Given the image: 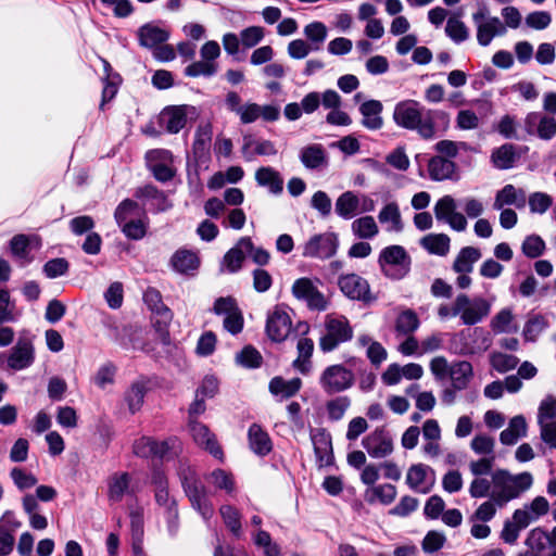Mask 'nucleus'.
Segmentation results:
<instances>
[{
    "label": "nucleus",
    "instance_id": "nucleus-45",
    "mask_svg": "<svg viewBox=\"0 0 556 556\" xmlns=\"http://www.w3.org/2000/svg\"><path fill=\"white\" fill-rule=\"evenodd\" d=\"M205 480L207 484L212 485L216 490L225 492L227 495H233L236 492L233 476L224 469L213 470L206 475Z\"/></svg>",
    "mask_w": 556,
    "mask_h": 556
},
{
    "label": "nucleus",
    "instance_id": "nucleus-3",
    "mask_svg": "<svg viewBox=\"0 0 556 556\" xmlns=\"http://www.w3.org/2000/svg\"><path fill=\"white\" fill-rule=\"evenodd\" d=\"M324 325L325 333L319 340V348L324 352L333 351L353 337V328L345 316L329 314L325 317Z\"/></svg>",
    "mask_w": 556,
    "mask_h": 556
},
{
    "label": "nucleus",
    "instance_id": "nucleus-4",
    "mask_svg": "<svg viewBox=\"0 0 556 556\" xmlns=\"http://www.w3.org/2000/svg\"><path fill=\"white\" fill-rule=\"evenodd\" d=\"M381 271L391 279L404 278L410 268V257L401 245H390L384 248L378 260Z\"/></svg>",
    "mask_w": 556,
    "mask_h": 556
},
{
    "label": "nucleus",
    "instance_id": "nucleus-51",
    "mask_svg": "<svg viewBox=\"0 0 556 556\" xmlns=\"http://www.w3.org/2000/svg\"><path fill=\"white\" fill-rule=\"evenodd\" d=\"M298 357L293 362V367L302 374H307L311 369V356L314 351V343L308 338H301L296 344Z\"/></svg>",
    "mask_w": 556,
    "mask_h": 556
},
{
    "label": "nucleus",
    "instance_id": "nucleus-20",
    "mask_svg": "<svg viewBox=\"0 0 556 556\" xmlns=\"http://www.w3.org/2000/svg\"><path fill=\"white\" fill-rule=\"evenodd\" d=\"M214 312L224 316V328L237 334L243 328V316L232 298H219L215 301Z\"/></svg>",
    "mask_w": 556,
    "mask_h": 556
},
{
    "label": "nucleus",
    "instance_id": "nucleus-55",
    "mask_svg": "<svg viewBox=\"0 0 556 556\" xmlns=\"http://www.w3.org/2000/svg\"><path fill=\"white\" fill-rule=\"evenodd\" d=\"M491 328L496 333H507L517 331V326L514 324V315L511 309H501L491 320Z\"/></svg>",
    "mask_w": 556,
    "mask_h": 556
},
{
    "label": "nucleus",
    "instance_id": "nucleus-42",
    "mask_svg": "<svg viewBox=\"0 0 556 556\" xmlns=\"http://www.w3.org/2000/svg\"><path fill=\"white\" fill-rule=\"evenodd\" d=\"M450 378L452 387L456 390H464L473 377L472 365L467 361H459L451 365Z\"/></svg>",
    "mask_w": 556,
    "mask_h": 556
},
{
    "label": "nucleus",
    "instance_id": "nucleus-53",
    "mask_svg": "<svg viewBox=\"0 0 556 556\" xmlns=\"http://www.w3.org/2000/svg\"><path fill=\"white\" fill-rule=\"evenodd\" d=\"M219 515L227 529L237 538L241 535V514L232 505L224 504L219 507Z\"/></svg>",
    "mask_w": 556,
    "mask_h": 556
},
{
    "label": "nucleus",
    "instance_id": "nucleus-38",
    "mask_svg": "<svg viewBox=\"0 0 556 556\" xmlns=\"http://www.w3.org/2000/svg\"><path fill=\"white\" fill-rule=\"evenodd\" d=\"M526 203V194L522 189H517L513 185H506L500 191H497L493 208L502 210L505 205H516L518 207L523 206Z\"/></svg>",
    "mask_w": 556,
    "mask_h": 556
},
{
    "label": "nucleus",
    "instance_id": "nucleus-28",
    "mask_svg": "<svg viewBox=\"0 0 556 556\" xmlns=\"http://www.w3.org/2000/svg\"><path fill=\"white\" fill-rule=\"evenodd\" d=\"M252 249V240L249 237L241 238L223 257L222 270L233 274L238 271L247 255L245 250Z\"/></svg>",
    "mask_w": 556,
    "mask_h": 556
},
{
    "label": "nucleus",
    "instance_id": "nucleus-19",
    "mask_svg": "<svg viewBox=\"0 0 556 556\" xmlns=\"http://www.w3.org/2000/svg\"><path fill=\"white\" fill-rule=\"evenodd\" d=\"M338 286L341 292L349 299L362 302H370L374 300L369 283L357 274L342 275L338 279Z\"/></svg>",
    "mask_w": 556,
    "mask_h": 556
},
{
    "label": "nucleus",
    "instance_id": "nucleus-7",
    "mask_svg": "<svg viewBox=\"0 0 556 556\" xmlns=\"http://www.w3.org/2000/svg\"><path fill=\"white\" fill-rule=\"evenodd\" d=\"M319 279H311L308 277H301L294 280L291 287L292 295L302 302H305L307 307L312 311L323 312L328 308L329 301L319 291L317 283Z\"/></svg>",
    "mask_w": 556,
    "mask_h": 556
},
{
    "label": "nucleus",
    "instance_id": "nucleus-61",
    "mask_svg": "<svg viewBox=\"0 0 556 556\" xmlns=\"http://www.w3.org/2000/svg\"><path fill=\"white\" fill-rule=\"evenodd\" d=\"M519 359L515 355L505 354L502 352H493L490 355V364L493 369L504 374L517 367Z\"/></svg>",
    "mask_w": 556,
    "mask_h": 556
},
{
    "label": "nucleus",
    "instance_id": "nucleus-23",
    "mask_svg": "<svg viewBox=\"0 0 556 556\" xmlns=\"http://www.w3.org/2000/svg\"><path fill=\"white\" fill-rule=\"evenodd\" d=\"M193 113L194 108L190 105L167 106L160 114V123L169 134H177L186 126L188 115Z\"/></svg>",
    "mask_w": 556,
    "mask_h": 556
},
{
    "label": "nucleus",
    "instance_id": "nucleus-62",
    "mask_svg": "<svg viewBox=\"0 0 556 556\" xmlns=\"http://www.w3.org/2000/svg\"><path fill=\"white\" fill-rule=\"evenodd\" d=\"M497 509H501L500 504L489 497L476 508L469 521L489 522L495 517Z\"/></svg>",
    "mask_w": 556,
    "mask_h": 556
},
{
    "label": "nucleus",
    "instance_id": "nucleus-35",
    "mask_svg": "<svg viewBox=\"0 0 556 556\" xmlns=\"http://www.w3.org/2000/svg\"><path fill=\"white\" fill-rule=\"evenodd\" d=\"M361 199L359 194L353 191H345L338 197L334 203V210L339 217L352 219L359 214Z\"/></svg>",
    "mask_w": 556,
    "mask_h": 556
},
{
    "label": "nucleus",
    "instance_id": "nucleus-9",
    "mask_svg": "<svg viewBox=\"0 0 556 556\" xmlns=\"http://www.w3.org/2000/svg\"><path fill=\"white\" fill-rule=\"evenodd\" d=\"M458 317L462 324L471 326L481 323L491 312V302L482 296L469 298L465 293L457 295Z\"/></svg>",
    "mask_w": 556,
    "mask_h": 556
},
{
    "label": "nucleus",
    "instance_id": "nucleus-43",
    "mask_svg": "<svg viewBox=\"0 0 556 556\" xmlns=\"http://www.w3.org/2000/svg\"><path fill=\"white\" fill-rule=\"evenodd\" d=\"M481 258V252L475 247L463 248L455 257L453 270L457 274H470L473 265Z\"/></svg>",
    "mask_w": 556,
    "mask_h": 556
},
{
    "label": "nucleus",
    "instance_id": "nucleus-39",
    "mask_svg": "<svg viewBox=\"0 0 556 556\" xmlns=\"http://www.w3.org/2000/svg\"><path fill=\"white\" fill-rule=\"evenodd\" d=\"M155 501L160 506L164 507V510L167 515L169 531H175L177 526L176 520L178 517L176 501L169 496L167 488L162 480L159 482V485L155 490Z\"/></svg>",
    "mask_w": 556,
    "mask_h": 556
},
{
    "label": "nucleus",
    "instance_id": "nucleus-31",
    "mask_svg": "<svg viewBox=\"0 0 556 556\" xmlns=\"http://www.w3.org/2000/svg\"><path fill=\"white\" fill-rule=\"evenodd\" d=\"M255 181L266 188L269 193L280 195L283 191V179L278 170L270 166H262L255 170Z\"/></svg>",
    "mask_w": 556,
    "mask_h": 556
},
{
    "label": "nucleus",
    "instance_id": "nucleus-56",
    "mask_svg": "<svg viewBox=\"0 0 556 556\" xmlns=\"http://www.w3.org/2000/svg\"><path fill=\"white\" fill-rule=\"evenodd\" d=\"M254 544L261 548L265 556H280L279 545L271 540L268 532L264 530H255L252 533Z\"/></svg>",
    "mask_w": 556,
    "mask_h": 556
},
{
    "label": "nucleus",
    "instance_id": "nucleus-17",
    "mask_svg": "<svg viewBox=\"0 0 556 556\" xmlns=\"http://www.w3.org/2000/svg\"><path fill=\"white\" fill-rule=\"evenodd\" d=\"M523 128L530 136L551 140L556 135V119L541 112H530L523 119Z\"/></svg>",
    "mask_w": 556,
    "mask_h": 556
},
{
    "label": "nucleus",
    "instance_id": "nucleus-8",
    "mask_svg": "<svg viewBox=\"0 0 556 556\" xmlns=\"http://www.w3.org/2000/svg\"><path fill=\"white\" fill-rule=\"evenodd\" d=\"M134 453L143 458H163L177 454L180 451V442L176 438L164 441H155L150 437H141L132 444Z\"/></svg>",
    "mask_w": 556,
    "mask_h": 556
},
{
    "label": "nucleus",
    "instance_id": "nucleus-46",
    "mask_svg": "<svg viewBox=\"0 0 556 556\" xmlns=\"http://www.w3.org/2000/svg\"><path fill=\"white\" fill-rule=\"evenodd\" d=\"M302 387V380L300 378H292L286 380L281 377H275L269 382V391L282 399H288L295 395Z\"/></svg>",
    "mask_w": 556,
    "mask_h": 556
},
{
    "label": "nucleus",
    "instance_id": "nucleus-41",
    "mask_svg": "<svg viewBox=\"0 0 556 556\" xmlns=\"http://www.w3.org/2000/svg\"><path fill=\"white\" fill-rule=\"evenodd\" d=\"M472 337L482 338L483 341L486 342V338L481 329L475 328L473 330H469V329L462 330L460 332L455 334L453 338L454 344H456L457 342L460 343L459 346L455 345L456 352L459 354H463V355H468V354H475L477 352L484 351L488 349V344H484L483 346H475L472 344H469L467 342V340Z\"/></svg>",
    "mask_w": 556,
    "mask_h": 556
},
{
    "label": "nucleus",
    "instance_id": "nucleus-15",
    "mask_svg": "<svg viewBox=\"0 0 556 556\" xmlns=\"http://www.w3.org/2000/svg\"><path fill=\"white\" fill-rule=\"evenodd\" d=\"M457 204L452 195L440 198L433 207L435 218L445 222L456 231H464L467 228L466 216L456 211Z\"/></svg>",
    "mask_w": 556,
    "mask_h": 556
},
{
    "label": "nucleus",
    "instance_id": "nucleus-60",
    "mask_svg": "<svg viewBox=\"0 0 556 556\" xmlns=\"http://www.w3.org/2000/svg\"><path fill=\"white\" fill-rule=\"evenodd\" d=\"M303 33L314 50H318L327 38V27L321 22H313L307 24L304 27Z\"/></svg>",
    "mask_w": 556,
    "mask_h": 556
},
{
    "label": "nucleus",
    "instance_id": "nucleus-18",
    "mask_svg": "<svg viewBox=\"0 0 556 556\" xmlns=\"http://www.w3.org/2000/svg\"><path fill=\"white\" fill-rule=\"evenodd\" d=\"M149 168L160 181H167L175 175L174 159L168 150L154 149L146 154Z\"/></svg>",
    "mask_w": 556,
    "mask_h": 556
},
{
    "label": "nucleus",
    "instance_id": "nucleus-24",
    "mask_svg": "<svg viewBox=\"0 0 556 556\" xmlns=\"http://www.w3.org/2000/svg\"><path fill=\"white\" fill-rule=\"evenodd\" d=\"M189 429L190 433L192 435L193 441L197 445L207 451L211 455H213L215 458L223 462L224 459V453L222 447L218 445L215 435L211 433L210 429L194 420L191 419L189 421Z\"/></svg>",
    "mask_w": 556,
    "mask_h": 556
},
{
    "label": "nucleus",
    "instance_id": "nucleus-1",
    "mask_svg": "<svg viewBox=\"0 0 556 556\" xmlns=\"http://www.w3.org/2000/svg\"><path fill=\"white\" fill-rule=\"evenodd\" d=\"M533 483V477L530 472L511 473L507 469H495L489 480V490L486 497H491L500 504V508L505 507L510 501L518 498L523 492L528 491Z\"/></svg>",
    "mask_w": 556,
    "mask_h": 556
},
{
    "label": "nucleus",
    "instance_id": "nucleus-64",
    "mask_svg": "<svg viewBox=\"0 0 556 556\" xmlns=\"http://www.w3.org/2000/svg\"><path fill=\"white\" fill-rule=\"evenodd\" d=\"M445 33L456 43L465 41L469 36L467 26L457 17L447 20Z\"/></svg>",
    "mask_w": 556,
    "mask_h": 556
},
{
    "label": "nucleus",
    "instance_id": "nucleus-52",
    "mask_svg": "<svg viewBox=\"0 0 556 556\" xmlns=\"http://www.w3.org/2000/svg\"><path fill=\"white\" fill-rule=\"evenodd\" d=\"M351 229L352 232L361 239H371L379 233L378 224L370 215H365L353 220Z\"/></svg>",
    "mask_w": 556,
    "mask_h": 556
},
{
    "label": "nucleus",
    "instance_id": "nucleus-54",
    "mask_svg": "<svg viewBox=\"0 0 556 556\" xmlns=\"http://www.w3.org/2000/svg\"><path fill=\"white\" fill-rule=\"evenodd\" d=\"M146 392L147 387L142 381L134 382L126 391L124 399L130 413L135 414L141 408Z\"/></svg>",
    "mask_w": 556,
    "mask_h": 556
},
{
    "label": "nucleus",
    "instance_id": "nucleus-25",
    "mask_svg": "<svg viewBox=\"0 0 556 556\" xmlns=\"http://www.w3.org/2000/svg\"><path fill=\"white\" fill-rule=\"evenodd\" d=\"M549 510V503L544 496L534 497L529 504H525L513 514V519L520 527H528L541 517L545 516Z\"/></svg>",
    "mask_w": 556,
    "mask_h": 556
},
{
    "label": "nucleus",
    "instance_id": "nucleus-50",
    "mask_svg": "<svg viewBox=\"0 0 556 556\" xmlns=\"http://www.w3.org/2000/svg\"><path fill=\"white\" fill-rule=\"evenodd\" d=\"M396 494V488L393 484H379L366 490L365 500L369 504L379 502L383 505H389L395 500Z\"/></svg>",
    "mask_w": 556,
    "mask_h": 556
},
{
    "label": "nucleus",
    "instance_id": "nucleus-47",
    "mask_svg": "<svg viewBox=\"0 0 556 556\" xmlns=\"http://www.w3.org/2000/svg\"><path fill=\"white\" fill-rule=\"evenodd\" d=\"M41 240L37 236L16 235L10 241V249L14 256L28 260V249H39Z\"/></svg>",
    "mask_w": 556,
    "mask_h": 556
},
{
    "label": "nucleus",
    "instance_id": "nucleus-44",
    "mask_svg": "<svg viewBox=\"0 0 556 556\" xmlns=\"http://www.w3.org/2000/svg\"><path fill=\"white\" fill-rule=\"evenodd\" d=\"M174 269L180 274H191L200 265L199 256L189 250H178L170 260Z\"/></svg>",
    "mask_w": 556,
    "mask_h": 556
},
{
    "label": "nucleus",
    "instance_id": "nucleus-11",
    "mask_svg": "<svg viewBox=\"0 0 556 556\" xmlns=\"http://www.w3.org/2000/svg\"><path fill=\"white\" fill-rule=\"evenodd\" d=\"M338 245V237L333 232L314 235L303 244L302 255L304 257L326 260L337 253Z\"/></svg>",
    "mask_w": 556,
    "mask_h": 556
},
{
    "label": "nucleus",
    "instance_id": "nucleus-5",
    "mask_svg": "<svg viewBox=\"0 0 556 556\" xmlns=\"http://www.w3.org/2000/svg\"><path fill=\"white\" fill-rule=\"evenodd\" d=\"M472 21L477 28V41L482 47L489 46L495 37L506 34L504 23L497 16H492L486 5H481L472 13Z\"/></svg>",
    "mask_w": 556,
    "mask_h": 556
},
{
    "label": "nucleus",
    "instance_id": "nucleus-2",
    "mask_svg": "<svg viewBox=\"0 0 556 556\" xmlns=\"http://www.w3.org/2000/svg\"><path fill=\"white\" fill-rule=\"evenodd\" d=\"M394 123L404 129L415 130L424 139H432L435 136V126L431 111L426 110L416 100H403L395 104L393 111Z\"/></svg>",
    "mask_w": 556,
    "mask_h": 556
},
{
    "label": "nucleus",
    "instance_id": "nucleus-16",
    "mask_svg": "<svg viewBox=\"0 0 556 556\" xmlns=\"http://www.w3.org/2000/svg\"><path fill=\"white\" fill-rule=\"evenodd\" d=\"M143 299L156 315L154 325L160 332L163 343L168 344L169 338L166 329L173 318L172 312L162 303L161 294L155 289H148L144 292Z\"/></svg>",
    "mask_w": 556,
    "mask_h": 556
},
{
    "label": "nucleus",
    "instance_id": "nucleus-63",
    "mask_svg": "<svg viewBox=\"0 0 556 556\" xmlns=\"http://www.w3.org/2000/svg\"><path fill=\"white\" fill-rule=\"evenodd\" d=\"M122 231L129 239L139 240L143 238L147 231L146 216L129 219L122 226Z\"/></svg>",
    "mask_w": 556,
    "mask_h": 556
},
{
    "label": "nucleus",
    "instance_id": "nucleus-27",
    "mask_svg": "<svg viewBox=\"0 0 556 556\" xmlns=\"http://www.w3.org/2000/svg\"><path fill=\"white\" fill-rule=\"evenodd\" d=\"M299 159L302 165L309 170L323 169L328 165L327 152L325 148L318 143H312L301 148Z\"/></svg>",
    "mask_w": 556,
    "mask_h": 556
},
{
    "label": "nucleus",
    "instance_id": "nucleus-34",
    "mask_svg": "<svg viewBox=\"0 0 556 556\" xmlns=\"http://www.w3.org/2000/svg\"><path fill=\"white\" fill-rule=\"evenodd\" d=\"M378 219L388 232H400L403 229L400 206L394 201L386 203L381 207L378 214Z\"/></svg>",
    "mask_w": 556,
    "mask_h": 556
},
{
    "label": "nucleus",
    "instance_id": "nucleus-59",
    "mask_svg": "<svg viewBox=\"0 0 556 556\" xmlns=\"http://www.w3.org/2000/svg\"><path fill=\"white\" fill-rule=\"evenodd\" d=\"M419 327V319L412 309L401 312L395 321V330L402 334H410Z\"/></svg>",
    "mask_w": 556,
    "mask_h": 556
},
{
    "label": "nucleus",
    "instance_id": "nucleus-58",
    "mask_svg": "<svg viewBox=\"0 0 556 556\" xmlns=\"http://www.w3.org/2000/svg\"><path fill=\"white\" fill-rule=\"evenodd\" d=\"M492 162L495 167L500 169H508L513 167L516 154L511 144H504L494 150L491 155Z\"/></svg>",
    "mask_w": 556,
    "mask_h": 556
},
{
    "label": "nucleus",
    "instance_id": "nucleus-10",
    "mask_svg": "<svg viewBox=\"0 0 556 556\" xmlns=\"http://www.w3.org/2000/svg\"><path fill=\"white\" fill-rule=\"evenodd\" d=\"M494 463V457H482L476 460H471L468 465L469 471L472 476V480L468 486V493L472 498H484L486 497V491L489 490V480Z\"/></svg>",
    "mask_w": 556,
    "mask_h": 556
},
{
    "label": "nucleus",
    "instance_id": "nucleus-33",
    "mask_svg": "<svg viewBox=\"0 0 556 556\" xmlns=\"http://www.w3.org/2000/svg\"><path fill=\"white\" fill-rule=\"evenodd\" d=\"M362 115V125L369 130H378L383 126L381 116L382 103L378 100L365 101L359 106Z\"/></svg>",
    "mask_w": 556,
    "mask_h": 556
},
{
    "label": "nucleus",
    "instance_id": "nucleus-22",
    "mask_svg": "<svg viewBox=\"0 0 556 556\" xmlns=\"http://www.w3.org/2000/svg\"><path fill=\"white\" fill-rule=\"evenodd\" d=\"M363 447L372 458H384L393 452L391 435L383 429H376L362 441Z\"/></svg>",
    "mask_w": 556,
    "mask_h": 556
},
{
    "label": "nucleus",
    "instance_id": "nucleus-37",
    "mask_svg": "<svg viewBox=\"0 0 556 556\" xmlns=\"http://www.w3.org/2000/svg\"><path fill=\"white\" fill-rule=\"evenodd\" d=\"M528 425L522 415L513 417L506 429L500 434V441L504 445H514L519 439L527 437Z\"/></svg>",
    "mask_w": 556,
    "mask_h": 556
},
{
    "label": "nucleus",
    "instance_id": "nucleus-36",
    "mask_svg": "<svg viewBox=\"0 0 556 556\" xmlns=\"http://www.w3.org/2000/svg\"><path fill=\"white\" fill-rule=\"evenodd\" d=\"M528 551L525 552L531 556H543L548 547H551L548 532L541 527L531 529L525 540Z\"/></svg>",
    "mask_w": 556,
    "mask_h": 556
},
{
    "label": "nucleus",
    "instance_id": "nucleus-40",
    "mask_svg": "<svg viewBox=\"0 0 556 556\" xmlns=\"http://www.w3.org/2000/svg\"><path fill=\"white\" fill-rule=\"evenodd\" d=\"M248 437L249 445L255 454L264 456L271 451V440L268 433L261 426L253 424L249 428Z\"/></svg>",
    "mask_w": 556,
    "mask_h": 556
},
{
    "label": "nucleus",
    "instance_id": "nucleus-57",
    "mask_svg": "<svg viewBox=\"0 0 556 556\" xmlns=\"http://www.w3.org/2000/svg\"><path fill=\"white\" fill-rule=\"evenodd\" d=\"M139 216H143L142 210L135 201L128 199L124 200L115 211V219L121 227L126 222H129V219H134Z\"/></svg>",
    "mask_w": 556,
    "mask_h": 556
},
{
    "label": "nucleus",
    "instance_id": "nucleus-13",
    "mask_svg": "<svg viewBox=\"0 0 556 556\" xmlns=\"http://www.w3.org/2000/svg\"><path fill=\"white\" fill-rule=\"evenodd\" d=\"M182 484L192 507L204 520H210L214 515V506L208 500L204 488L198 483L191 471L190 477L182 476Z\"/></svg>",
    "mask_w": 556,
    "mask_h": 556
},
{
    "label": "nucleus",
    "instance_id": "nucleus-29",
    "mask_svg": "<svg viewBox=\"0 0 556 556\" xmlns=\"http://www.w3.org/2000/svg\"><path fill=\"white\" fill-rule=\"evenodd\" d=\"M108 496L111 502H121L126 495L134 493L131 476L127 472H115L108 481Z\"/></svg>",
    "mask_w": 556,
    "mask_h": 556
},
{
    "label": "nucleus",
    "instance_id": "nucleus-21",
    "mask_svg": "<svg viewBox=\"0 0 556 556\" xmlns=\"http://www.w3.org/2000/svg\"><path fill=\"white\" fill-rule=\"evenodd\" d=\"M238 117L242 124H252L258 118L265 122H276L280 117V109L274 104L260 105L249 101L243 103Z\"/></svg>",
    "mask_w": 556,
    "mask_h": 556
},
{
    "label": "nucleus",
    "instance_id": "nucleus-32",
    "mask_svg": "<svg viewBox=\"0 0 556 556\" xmlns=\"http://www.w3.org/2000/svg\"><path fill=\"white\" fill-rule=\"evenodd\" d=\"M169 38V31L153 23H148L138 29L139 43L142 47L153 49L164 43Z\"/></svg>",
    "mask_w": 556,
    "mask_h": 556
},
{
    "label": "nucleus",
    "instance_id": "nucleus-6",
    "mask_svg": "<svg viewBox=\"0 0 556 556\" xmlns=\"http://www.w3.org/2000/svg\"><path fill=\"white\" fill-rule=\"evenodd\" d=\"M355 381L352 369L342 364L327 366L320 374L318 383L327 394H334L350 389Z\"/></svg>",
    "mask_w": 556,
    "mask_h": 556
},
{
    "label": "nucleus",
    "instance_id": "nucleus-49",
    "mask_svg": "<svg viewBox=\"0 0 556 556\" xmlns=\"http://www.w3.org/2000/svg\"><path fill=\"white\" fill-rule=\"evenodd\" d=\"M450 242L445 233H429L420 240V245L431 254L445 256L450 251Z\"/></svg>",
    "mask_w": 556,
    "mask_h": 556
},
{
    "label": "nucleus",
    "instance_id": "nucleus-14",
    "mask_svg": "<svg viewBox=\"0 0 556 556\" xmlns=\"http://www.w3.org/2000/svg\"><path fill=\"white\" fill-rule=\"evenodd\" d=\"M556 399L547 396L544 399L538 413L541 439L548 445L556 444Z\"/></svg>",
    "mask_w": 556,
    "mask_h": 556
},
{
    "label": "nucleus",
    "instance_id": "nucleus-26",
    "mask_svg": "<svg viewBox=\"0 0 556 556\" xmlns=\"http://www.w3.org/2000/svg\"><path fill=\"white\" fill-rule=\"evenodd\" d=\"M408 486L419 493H428L434 484V472L428 465H412L406 473Z\"/></svg>",
    "mask_w": 556,
    "mask_h": 556
},
{
    "label": "nucleus",
    "instance_id": "nucleus-48",
    "mask_svg": "<svg viewBox=\"0 0 556 556\" xmlns=\"http://www.w3.org/2000/svg\"><path fill=\"white\" fill-rule=\"evenodd\" d=\"M455 164L442 156H433L428 163L429 177L435 181H442L452 177Z\"/></svg>",
    "mask_w": 556,
    "mask_h": 556
},
{
    "label": "nucleus",
    "instance_id": "nucleus-12",
    "mask_svg": "<svg viewBox=\"0 0 556 556\" xmlns=\"http://www.w3.org/2000/svg\"><path fill=\"white\" fill-rule=\"evenodd\" d=\"M292 330L291 317L283 306H275L267 315L266 333L274 342H283Z\"/></svg>",
    "mask_w": 556,
    "mask_h": 556
},
{
    "label": "nucleus",
    "instance_id": "nucleus-30",
    "mask_svg": "<svg viewBox=\"0 0 556 556\" xmlns=\"http://www.w3.org/2000/svg\"><path fill=\"white\" fill-rule=\"evenodd\" d=\"M34 362V346L27 340H18L8 356V366L14 370L29 367Z\"/></svg>",
    "mask_w": 556,
    "mask_h": 556
}]
</instances>
